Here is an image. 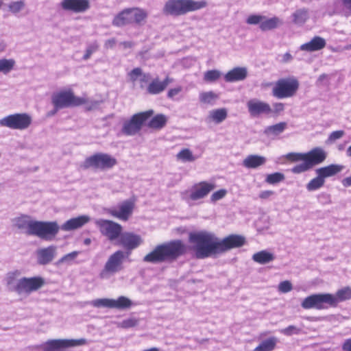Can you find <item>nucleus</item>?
I'll list each match as a JSON object with an SVG mask.
<instances>
[{
    "mask_svg": "<svg viewBox=\"0 0 351 351\" xmlns=\"http://www.w3.org/2000/svg\"><path fill=\"white\" fill-rule=\"evenodd\" d=\"M130 256V252L117 250L112 253L106 261L103 269L99 274L101 279H108L112 275L120 272L124 268L123 264Z\"/></svg>",
    "mask_w": 351,
    "mask_h": 351,
    "instance_id": "obj_5",
    "label": "nucleus"
},
{
    "mask_svg": "<svg viewBox=\"0 0 351 351\" xmlns=\"http://www.w3.org/2000/svg\"><path fill=\"white\" fill-rule=\"evenodd\" d=\"M185 252V247L180 241H174L159 245L147 254L143 261L147 263H160L167 260L174 259Z\"/></svg>",
    "mask_w": 351,
    "mask_h": 351,
    "instance_id": "obj_2",
    "label": "nucleus"
},
{
    "mask_svg": "<svg viewBox=\"0 0 351 351\" xmlns=\"http://www.w3.org/2000/svg\"><path fill=\"white\" fill-rule=\"evenodd\" d=\"M132 306V302L125 296H120L117 299H112L111 308L125 309Z\"/></svg>",
    "mask_w": 351,
    "mask_h": 351,
    "instance_id": "obj_40",
    "label": "nucleus"
},
{
    "mask_svg": "<svg viewBox=\"0 0 351 351\" xmlns=\"http://www.w3.org/2000/svg\"><path fill=\"white\" fill-rule=\"evenodd\" d=\"M278 339L275 337L263 341L253 351H272L275 349Z\"/></svg>",
    "mask_w": 351,
    "mask_h": 351,
    "instance_id": "obj_38",
    "label": "nucleus"
},
{
    "mask_svg": "<svg viewBox=\"0 0 351 351\" xmlns=\"http://www.w3.org/2000/svg\"><path fill=\"white\" fill-rule=\"evenodd\" d=\"M293 22L297 25L304 24L308 18V11L305 9L296 10L292 15Z\"/></svg>",
    "mask_w": 351,
    "mask_h": 351,
    "instance_id": "obj_43",
    "label": "nucleus"
},
{
    "mask_svg": "<svg viewBox=\"0 0 351 351\" xmlns=\"http://www.w3.org/2000/svg\"><path fill=\"white\" fill-rule=\"evenodd\" d=\"M245 237L238 234H230L223 239H219V254L232 248L241 247L245 244Z\"/></svg>",
    "mask_w": 351,
    "mask_h": 351,
    "instance_id": "obj_18",
    "label": "nucleus"
},
{
    "mask_svg": "<svg viewBox=\"0 0 351 351\" xmlns=\"http://www.w3.org/2000/svg\"><path fill=\"white\" fill-rule=\"evenodd\" d=\"M25 2L24 0L12 1L8 5L9 11L14 14H16L21 11H22L25 8Z\"/></svg>",
    "mask_w": 351,
    "mask_h": 351,
    "instance_id": "obj_47",
    "label": "nucleus"
},
{
    "mask_svg": "<svg viewBox=\"0 0 351 351\" xmlns=\"http://www.w3.org/2000/svg\"><path fill=\"white\" fill-rule=\"evenodd\" d=\"M141 74H142L141 69L140 68H135L130 71V73H129V75H130V80L132 82H135L139 79L140 76H141Z\"/></svg>",
    "mask_w": 351,
    "mask_h": 351,
    "instance_id": "obj_59",
    "label": "nucleus"
},
{
    "mask_svg": "<svg viewBox=\"0 0 351 351\" xmlns=\"http://www.w3.org/2000/svg\"><path fill=\"white\" fill-rule=\"evenodd\" d=\"M215 186L213 182H200L194 184L190 189L182 192L181 197L188 203L195 202L206 197Z\"/></svg>",
    "mask_w": 351,
    "mask_h": 351,
    "instance_id": "obj_7",
    "label": "nucleus"
},
{
    "mask_svg": "<svg viewBox=\"0 0 351 351\" xmlns=\"http://www.w3.org/2000/svg\"><path fill=\"white\" fill-rule=\"evenodd\" d=\"M60 5L64 10L80 13L89 8L90 2L89 0H62Z\"/></svg>",
    "mask_w": 351,
    "mask_h": 351,
    "instance_id": "obj_22",
    "label": "nucleus"
},
{
    "mask_svg": "<svg viewBox=\"0 0 351 351\" xmlns=\"http://www.w3.org/2000/svg\"><path fill=\"white\" fill-rule=\"evenodd\" d=\"M266 162L264 156L258 155H249L243 161V165L248 169H256Z\"/></svg>",
    "mask_w": 351,
    "mask_h": 351,
    "instance_id": "obj_30",
    "label": "nucleus"
},
{
    "mask_svg": "<svg viewBox=\"0 0 351 351\" xmlns=\"http://www.w3.org/2000/svg\"><path fill=\"white\" fill-rule=\"evenodd\" d=\"M285 176L282 173L276 172L268 174L266 177L265 182L270 184H275L283 181Z\"/></svg>",
    "mask_w": 351,
    "mask_h": 351,
    "instance_id": "obj_49",
    "label": "nucleus"
},
{
    "mask_svg": "<svg viewBox=\"0 0 351 351\" xmlns=\"http://www.w3.org/2000/svg\"><path fill=\"white\" fill-rule=\"evenodd\" d=\"M325 180L319 176L312 179L306 185V189L308 191H313L320 189L324 186Z\"/></svg>",
    "mask_w": 351,
    "mask_h": 351,
    "instance_id": "obj_44",
    "label": "nucleus"
},
{
    "mask_svg": "<svg viewBox=\"0 0 351 351\" xmlns=\"http://www.w3.org/2000/svg\"><path fill=\"white\" fill-rule=\"evenodd\" d=\"M98 44L96 42H94L90 44L86 50V53L83 56V59L86 60L90 58L91 55L95 53L98 49Z\"/></svg>",
    "mask_w": 351,
    "mask_h": 351,
    "instance_id": "obj_54",
    "label": "nucleus"
},
{
    "mask_svg": "<svg viewBox=\"0 0 351 351\" xmlns=\"http://www.w3.org/2000/svg\"><path fill=\"white\" fill-rule=\"evenodd\" d=\"M343 166L340 165H330L316 170L317 175H319L324 180L326 178L333 176L341 171Z\"/></svg>",
    "mask_w": 351,
    "mask_h": 351,
    "instance_id": "obj_29",
    "label": "nucleus"
},
{
    "mask_svg": "<svg viewBox=\"0 0 351 351\" xmlns=\"http://www.w3.org/2000/svg\"><path fill=\"white\" fill-rule=\"evenodd\" d=\"M219 96L213 91H204L199 94V100L204 104L213 106L219 99Z\"/></svg>",
    "mask_w": 351,
    "mask_h": 351,
    "instance_id": "obj_35",
    "label": "nucleus"
},
{
    "mask_svg": "<svg viewBox=\"0 0 351 351\" xmlns=\"http://www.w3.org/2000/svg\"><path fill=\"white\" fill-rule=\"evenodd\" d=\"M221 75V73L218 70H209L204 73V80L207 82H213L217 81Z\"/></svg>",
    "mask_w": 351,
    "mask_h": 351,
    "instance_id": "obj_48",
    "label": "nucleus"
},
{
    "mask_svg": "<svg viewBox=\"0 0 351 351\" xmlns=\"http://www.w3.org/2000/svg\"><path fill=\"white\" fill-rule=\"evenodd\" d=\"M92 306L99 308V307H106L111 308L112 299L109 298H100L96 299L90 302V303Z\"/></svg>",
    "mask_w": 351,
    "mask_h": 351,
    "instance_id": "obj_50",
    "label": "nucleus"
},
{
    "mask_svg": "<svg viewBox=\"0 0 351 351\" xmlns=\"http://www.w3.org/2000/svg\"><path fill=\"white\" fill-rule=\"evenodd\" d=\"M171 82H173V79L169 77H167L162 82L160 81L158 78H156L149 84L147 91L152 95L159 94Z\"/></svg>",
    "mask_w": 351,
    "mask_h": 351,
    "instance_id": "obj_28",
    "label": "nucleus"
},
{
    "mask_svg": "<svg viewBox=\"0 0 351 351\" xmlns=\"http://www.w3.org/2000/svg\"><path fill=\"white\" fill-rule=\"evenodd\" d=\"M292 289V284L289 280L282 281L278 285V291L281 293H288L291 291Z\"/></svg>",
    "mask_w": 351,
    "mask_h": 351,
    "instance_id": "obj_55",
    "label": "nucleus"
},
{
    "mask_svg": "<svg viewBox=\"0 0 351 351\" xmlns=\"http://www.w3.org/2000/svg\"><path fill=\"white\" fill-rule=\"evenodd\" d=\"M100 232L112 241L119 239L122 232V226L110 220L98 219L95 221Z\"/></svg>",
    "mask_w": 351,
    "mask_h": 351,
    "instance_id": "obj_14",
    "label": "nucleus"
},
{
    "mask_svg": "<svg viewBox=\"0 0 351 351\" xmlns=\"http://www.w3.org/2000/svg\"><path fill=\"white\" fill-rule=\"evenodd\" d=\"M326 158V152L320 147H315L310 152L302 153H289L287 155V158L293 160H306L311 168L313 166L322 163Z\"/></svg>",
    "mask_w": 351,
    "mask_h": 351,
    "instance_id": "obj_10",
    "label": "nucleus"
},
{
    "mask_svg": "<svg viewBox=\"0 0 351 351\" xmlns=\"http://www.w3.org/2000/svg\"><path fill=\"white\" fill-rule=\"evenodd\" d=\"M143 243V239L140 235L132 232H121L119 237V244L125 250V252H131Z\"/></svg>",
    "mask_w": 351,
    "mask_h": 351,
    "instance_id": "obj_16",
    "label": "nucleus"
},
{
    "mask_svg": "<svg viewBox=\"0 0 351 351\" xmlns=\"http://www.w3.org/2000/svg\"><path fill=\"white\" fill-rule=\"evenodd\" d=\"M14 64L15 62L12 59H0V73L8 74L12 70Z\"/></svg>",
    "mask_w": 351,
    "mask_h": 351,
    "instance_id": "obj_46",
    "label": "nucleus"
},
{
    "mask_svg": "<svg viewBox=\"0 0 351 351\" xmlns=\"http://www.w3.org/2000/svg\"><path fill=\"white\" fill-rule=\"evenodd\" d=\"M274 111L275 112H280L285 108V106L282 103H275L273 104Z\"/></svg>",
    "mask_w": 351,
    "mask_h": 351,
    "instance_id": "obj_63",
    "label": "nucleus"
},
{
    "mask_svg": "<svg viewBox=\"0 0 351 351\" xmlns=\"http://www.w3.org/2000/svg\"><path fill=\"white\" fill-rule=\"evenodd\" d=\"M287 128V123L285 122H280L277 124L269 125L265 128L264 130V134L270 138H275Z\"/></svg>",
    "mask_w": 351,
    "mask_h": 351,
    "instance_id": "obj_32",
    "label": "nucleus"
},
{
    "mask_svg": "<svg viewBox=\"0 0 351 351\" xmlns=\"http://www.w3.org/2000/svg\"><path fill=\"white\" fill-rule=\"evenodd\" d=\"M51 101L56 109L86 105V108L90 110L97 104L96 101L90 100L85 95L82 97L75 96L71 89L61 90L53 93Z\"/></svg>",
    "mask_w": 351,
    "mask_h": 351,
    "instance_id": "obj_3",
    "label": "nucleus"
},
{
    "mask_svg": "<svg viewBox=\"0 0 351 351\" xmlns=\"http://www.w3.org/2000/svg\"><path fill=\"white\" fill-rule=\"evenodd\" d=\"M154 113L152 110L134 114L130 120L123 123L122 132L128 136L136 134L143 123Z\"/></svg>",
    "mask_w": 351,
    "mask_h": 351,
    "instance_id": "obj_12",
    "label": "nucleus"
},
{
    "mask_svg": "<svg viewBox=\"0 0 351 351\" xmlns=\"http://www.w3.org/2000/svg\"><path fill=\"white\" fill-rule=\"evenodd\" d=\"M301 306L304 309L322 310L328 306H335V300L330 293L313 294L304 299Z\"/></svg>",
    "mask_w": 351,
    "mask_h": 351,
    "instance_id": "obj_9",
    "label": "nucleus"
},
{
    "mask_svg": "<svg viewBox=\"0 0 351 351\" xmlns=\"http://www.w3.org/2000/svg\"><path fill=\"white\" fill-rule=\"evenodd\" d=\"M302 161V163L297 165L292 168L291 171L293 173H300L311 169L310 165L307 163L306 160Z\"/></svg>",
    "mask_w": 351,
    "mask_h": 351,
    "instance_id": "obj_53",
    "label": "nucleus"
},
{
    "mask_svg": "<svg viewBox=\"0 0 351 351\" xmlns=\"http://www.w3.org/2000/svg\"><path fill=\"white\" fill-rule=\"evenodd\" d=\"M227 191L225 189H220L213 193L210 197V200L213 202H215L219 199H221L226 195Z\"/></svg>",
    "mask_w": 351,
    "mask_h": 351,
    "instance_id": "obj_56",
    "label": "nucleus"
},
{
    "mask_svg": "<svg viewBox=\"0 0 351 351\" xmlns=\"http://www.w3.org/2000/svg\"><path fill=\"white\" fill-rule=\"evenodd\" d=\"M264 19L263 15L260 14H252L250 15L247 19H246V23L250 25H258L259 24V26L261 24L262 20Z\"/></svg>",
    "mask_w": 351,
    "mask_h": 351,
    "instance_id": "obj_52",
    "label": "nucleus"
},
{
    "mask_svg": "<svg viewBox=\"0 0 351 351\" xmlns=\"http://www.w3.org/2000/svg\"><path fill=\"white\" fill-rule=\"evenodd\" d=\"M131 17V23L141 24L147 17V13L143 9L138 8H129Z\"/></svg>",
    "mask_w": 351,
    "mask_h": 351,
    "instance_id": "obj_33",
    "label": "nucleus"
},
{
    "mask_svg": "<svg viewBox=\"0 0 351 351\" xmlns=\"http://www.w3.org/2000/svg\"><path fill=\"white\" fill-rule=\"evenodd\" d=\"M178 160L183 162L195 161L197 156L193 154V152L187 148L181 149L176 155Z\"/></svg>",
    "mask_w": 351,
    "mask_h": 351,
    "instance_id": "obj_42",
    "label": "nucleus"
},
{
    "mask_svg": "<svg viewBox=\"0 0 351 351\" xmlns=\"http://www.w3.org/2000/svg\"><path fill=\"white\" fill-rule=\"evenodd\" d=\"M191 250L197 258H205L219 254V238L210 232L198 231L189 234Z\"/></svg>",
    "mask_w": 351,
    "mask_h": 351,
    "instance_id": "obj_1",
    "label": "nucleus"
},
{
    "mask_svg": "<svg viewBox=\"0 0 351 351\" xmlns=\"http://www.w3.org/2000/svg\"><path fill=\"white\" fill-rule=\"evenodd\" d=\"M274 255L267 250L260 251L258 252L255 253L252 256V260L254 262L262 265L272 261L274 259Z\"/></svg>",
    "mask_w": 351,
    "mask_h": 351,
    "instance_id": "obj_37",
    "label": "nucleus"
},
{
    "mask_svg": "<svg viewBox=\"0 0 351 351\" xmlns=\"http://www.w3.org/2000/svg\"><path fill=\"white\" fill-rule=\"evenodd\" d=\"M343 135L344 132L343 130L334 131L330 134L328 141L334 142L336 140L341 138Z\"/></svg>",
    "mask_w": 351,
    "mask_h": 351,
    "instance_id": "obj_58",
    "label": "nucleus"
},
{
    "mask_svg": "<svg viewBox=\"0 0 351 351\" xmlns=\"http://www.w3.org/2000/svg\"><path fill=\"white\" fill-rule=\"evenodd\" d=\"M134 206V204L132 201L127 200L120 204L117 207L110 208L108 213L120 220L127 221L132 213Z\"/></svg>",
    "mask_w": 351,
    "mask_h": 351,
    "instance_id": "obj_17",
    "label": "nucleus"
},
{
    "mask_svg": "<svg viewBox=\"0 0 351 351\" xmlns=\"http://www.w3.org/2000/svg\"><path fill=\"white\" fill-rule=\"evenodd\" d=\"M45 284V279L39 276L23 277L18 295H29L42 288Z\"/></svg>",
    "mask_w": 351,
    "mask_h": 351,
    "instance_id": "obj_15",
    "label": "nucleus"
},
{
    "mask_svg": "<svg viewBox=\"0 0 351 351\" xmlns=\"http://www.w3.org/2000/svg\"><path fill=\"white\" fill-rule=\"evenodd\" d=\"M56 253L57 247L53 245L38 249L36 252L37 263L41 265H47L56 257Z\"/></svg>",
    "mask_w": 351,
    "mask_h": 351,
    "instance_id": "obj_21",
    "label": "nucleus"
},
{
    "mask_svg": "<svg viewBox=\"0 0 351 351\" xmlns=\"http://www.w3.org/2000/svg\"><path fill=\"white\" fill-rule=\"evenodd\" d=\"M279 332L286 336H291L300 334L301 329L295 326L291 325L285 328L280 329Z\"/></svg>",
    "mask_w": 351,
    "mask_h": 351,
    "instance_id": "obj_51",
    "label": "nucleus"
},
{
    "mask_svg": "<svg viewBox=\"0 0 351 351\" xmlns=\"http://www.w3.org/2000/svg\"><path fill=\"white\" fill-rule=\"evenodd\" d=\"M334 9L337 13L345 16L351 15V0H335Z\"/></svg>",
    "mask_w": 351,
    "mask_h": 351,
    "instance_id": "obj_31",
    "label": "nucleus"
},
{
    "mask_svg": "<svg viewBox=\"0 0 351 351\" xmlns=\"http://www.w3.org/2000/svg\"><path fill=\"white\" fill-rule=\"evenodd\" d=\"M137 324H138V322L136 319H135L134 318H130V319H126L123 320L120 323V326L122 328H132V327L136 326Z\"/></svg>",
    "mask_w": 351,
    "mask_h": 351,
    "instance_id": "obj_57",
    "label": "nucleus"
},
{
    "mask_svg": "<svg viewBox=\"0 0 351 351\" xmlns=\"http://www.w3.org/2000/svg\"><path fill=\"white\" fill-rule=\"evenodd\" d=\"M14 226L23 232L32 235L36 220L28 215H22L14 219Z\"/></svg>",
    "mask_w": 351,
    "mask_h": 351,
    "instance_id": "obj_23",
    "label": "nucleus"
},
{
    "mask_svg": "<svg viewBox=\"0 0 351 351\" xmlns=\"http://www.w3.org/2000/svg\"><path fill=\"white\" fill-rule=\"evenodd\" d=\"M281 24L282 21L278 17L267 18L264 16V19L262 20L260 25V29L262 31H268L276 28Z\"/></svg>",
    "mask_w": 351,
    "mask_h": 351,
    "instance_id": "obj_36",
    "label": "nucleus"
},
{
    "mask_svg": "<svg viewBox=\"0 0 351 351\" xmlns=\"http://www.w3.org/2000/svg\"><path fill=\"white\" fill-rule=\"evenodd\" d=\"M280 57H281V59L280 61L283 63L289 62L293 60V56L289 52L285 53V54L282 55Z\"/></svg>",
    "mask_w": 351,
    "mask_h": 351,
    "instance_id": "obj_61",
    "label": "nucleus"
},
{
    "mask_svg": "<svg viewBox=\"0 0 351 351\" xmlns=\"http://www.w3.org/2000/svg\"><path fill=\"white\" fill-rule=\"evenodd\" d=\"M89 221L90 217L88 215H81L67 220L60 228L64 231L73 230L82 227Z\"/></svg>",
    "mask_w": 351,
    "mask_h": 351,
    "instance_id": "obj_25",
    "label": "nucleus"
},
{
    "mask_svg": "<svg viewBox=\"0 0 351 351\" xmlns=\"http://www.w3.org/2000/svg\"><path fill=\"white\" fill-rule=\"evenodd\" d=\"M228 117V110L225 108H217L211 110L208 112V114L206 118L207 123H213L215 124H220Z\"/></svg>",
    "mask_w": 351,
    "mask_h": 351,
    "instance_id": "obj_27",
    "label": "nucleus"
},
{
    "mask_svg": "<svg viewBox=\"0 0 351 351\" xmlns=\"http://www.w3.org/2000/svg\"><path fill=\"white\" fill-rule=\"evenodd\" d=\"M32 123V117L27 113H14L0 119V126L11 130H25Z\"/></svg>",
    "mask_w": 351,
    "mask_h": 351,
    "instance_id": "obj_8",
    "label": "nucleus"
},
{
    "mask_svg": "<svg viewBox=\"0 0 351 351\" xmlns=\"http://www.w3.org/2000/svg\"><path fill=\"white\" fill-rule=\"evenodd\" d=\"M326 45V40L320 36L313 37L309 42L300 47L301 51L313 52L322 49Z\"/></svg>",
    "mask_w": 351,
    "mask_h": 351,
    "instance_id": "obj_26",
    "label": "nucleus"
},
{
    "mask_svg": "<svg viewBox=\"0 0 351 351\" xmlns=\"http://www.w3.org/2000/svg\"><path fill=\"white\" fill-rule=\"evenodd\" d=\"M182 90V88L180 86L171 88L168 91L167 96L169 98H173L174 96L177 95Z\"/></svg>",
    "mask_w": 351,
    "mask_h": 351,
    "instance_id": "obj_60",
    "label": "nucleus"
},
{
    "mask_svg": "<svg viewBox=\"0 0 351 351\" xmlns=\"http://www.w3.org/2000/svg\"><path fill=\"white\" fill-rule=\"evenodd\" d=\"M335 300V306L338 302L351 299V288L349 287H343L338 290L335 295H333Z\"/></svg>",
    "mask_w": 351,
    "mask_h": 351,
    "instance_id": "obj_41",
    "label": "nucleus"
},
{
    "mask_svg": "<svg viewBox=\"0 0 351 351\" xmlns=\"http://www.w3.org/2000/svg\"><path fill=\"white\" fill-rule=\"evenodd\" d=\"M299 86V81L295 77L280 78L273 86L272 95L278 99L289 98L296 94Z\"/></svg>",
    "mask_w": 351,
    "mask_h": 351,
    "instance_id": "obj_6",
    "label": "nucleus"
},
{
    "mask_svg": "<svg viewBox=\"0 0 351 351\" xmlns=\"http://www.w3.org/2000/svg\"><path fill=\"white\" fill-rule=\"evenodd\" d=\"M131 17L130 14V10L125 9L120 13H119L113 19L112 24L114 26L121 27L131 23Z\"/></svg>",
    "mask_w": 351,
    "mask_h": 351,
    "instance_id": "obj_34",
    "label": "nucleus"
},
{
    "mask_svg": "<svg viewBox=\"0 0 351 351\" xmlns=\"http://www.w3.org/2000/svg\"><path fill=\"white\" fill-rule=\"evenodd\" d=\"M21 272L15 269L8 272L3 279V282L9 291L18 294L21 286Z\"/></svg>",
    "mask_w": 351,
    "mask_h": 351,
    "instance_id": "obj_20",
    "label": "nucleus"
},
{
    "mask_svg": "<svg viewBox=\"0 0 351 351\" xmlns=\"http://www.w3.org/2000/svg\"><path fill=\"white\" fill-rule=\"evenodd\" d=\"M274 192L272 191H263L260 193L259 197L261 199H267L274 195Z\"/></svg>",
    "mask_w": 351,
    "mask_h": 351,
    "instance_id": "obj_62",
    "label": "nucleus"
},
{
    "mask_svg": "<svg viewBox=\"0 0 351 351\" xmlns=\"http://www.w3.org/2000/svg\"><path fill=\"white\" fill-rule=\"evenodd\" d=\"M248 112L252 117H258L261 114H269L273 110L269 104L256 99H252L247 101Z\"/></svg>",
    "mask_w": 351,
    "mask_h": 351,
    "instance_id": "obj_19",
    "label": "nucleus"
},
{
    "mask_svg": "<svg viewBox=\"0 0 351 351\" xmlns=\"http://www.w3.org/2000/svg\"><path fill=\"white\" fill-rule=\"evenodd\" d=\"M117 164V160L113 156L104 153L94 154L86 159L84 166L99 169H108Z\"/></svg>",
    "mask_w": 351,
    "mask_h": 351,
    "instance_id": "obj_13",
    "label": "nucleus"
},
{
    "mask_svg": "<svg viewBox=\"0 0 351 351\" xmlns=\"http://www.w3.org/2000/svg\"><path fill=\"white\" fill-rule=\"evenodd\" d=\"M342 348L344 351H351V338L345 341Z\"/></svg>",
    "mask_w": 351,
    "mask_h": 351,
    "instance_id": "obj_64",
    "label": "nucleus"
},
{
    "mask_svg": "<svg viewBox=\"0 0 351 351\" xmlns=\"http://www.w3.org/2000/svg\"><path fill=\"white\" fill-rule=\"evenodd\" d=\"M167 122V117L163 114H158L154 117L149 123V126L152 128H162Z\"/></svg>",
    "mask_w": 351,
    "mask_h": 351,
    "instance_id": "obj_45",
    "label": "nucleus"
},
{
    "mask_svg": "<svg viewBox=\"0 0 351 351\" xmlns=\"http://www.w3.org/2000/svg\"><path fill=\"white\" fill-rule=\"evenodd\" d=\"M247 69L244 66H237L230 70L225 75L226 82H235L244 80L247 77Z\"/></svg>",
    "mask_w": 351,
    "mask_h": 351,
    "instance_id": "obj_24",
    "label": "nucleus"
},
{
    "mask_svg": "<svg viewBox=\"0 0 351 351\" xmlns=\"http://www.w3.org/2000/svg\"><path fill=\"white\" fill-rule=\"evenodd\" d=\"M59 230L60 226L56 221H36L32 235L51 241L56 236Z\"/></svg>",
    "mask_w": 351,
    "mask_h": 351,
    "instance_id": "obj_11",
    "label": "nucleus"
},
{
    "mask_svg": "<svg viewBox=\"0 0 351 351\" xmlns=\"http://www.w3.org/2000/svg\"><path fill=\"white\" fill-rule=\"evenodd\" d=\"M80 254L79 251H73L69 254H65L61 258H60L56 263V265L57 266L66 265H71L74 263H77L76 258L78 255Z\"/></svg>",
    "mask_w": 351,
    "mask_h": 351,
    "instance_id": "obj_39",
    "label": "nucleus"
},
{
    "mask_svg": "<svg viewBox=\"0 0 351 351\" xmlns=\"http://www.w3.org/2000/svg\"><path fill=\"white\" fill-rule=\"evenodd\" d=\"M207 5L204 0H169L164 8L166 14L171 15H181L189 12L202 9Z\"/></svg>",
    "mask_w": 351,
    "mask_h": 351,
    "instance_id": "obj_4",
    "label": "nucleus"
}]
</instances>
